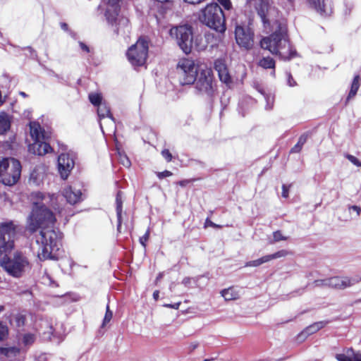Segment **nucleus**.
<instances>
[{"label": "nucleus", "instance_id": "29", "mask_svg": "<svg viewBox=\"0 0 361 361\" xmlns=\"http://www.w3.org/2000/svg\"><path fill=\"white\" fill-rule=\"evenodd\" d=\"M21 350L18 346H8L0 348V352L8 357L16 356Z\"/></svg>", "mask_w": 361, "mask_h": 361}, {"label": "nucleus", "instance_id": "64", "mask_svg": "<svg viewBox=\"0 0 361 361\" xmlns=\"http://www.w3.org/2000/svg\"><path fill=\"white\" fill-rule=\"evenodd\" d=\"M162 276H163V275H162V274H161V273H160V274L158 275V276L157 277V281L160 280V279L162 278Z\"/></svg>", "mask_w": 361, "mask_h": 361}, {"label": "nucleus", "instance_id": "20", "mask_svg": "<svg viewBox=\"0 0 361 361\" xmlns=\"http://www.w3.org/2000/svg\"><path fill=\"white\" fill-rule=\"evenodd\" d=\"M63 197L71 204H75L82 200V192L75 187L68 186L63 192Z\"/></svg>", "mask_w": 361, "mask_h": 361}, {"label": "nucleus", "instance_id": "51", "mask_svg": "<svg viewBox=\"0 0 361 361\" xmlns=\"http://www.w3.org/2000/svg\"><path fill=\"white\" fill-rule=\"evenodd\" d=\"M205 226H211L213 228H221V227L220 225H217V224H214V222H212V221H210L208 219L206 220Z\"/></svg>", "mask_w": 361, "mask_h": 361}, {"label": "nucleus", "instance_id": "2", "mask_svg": "<svg viewBox=\"0 0 361 361\" xmlns=\"http://www.w3.org/2000/svg\"><path fill=\"white\" fill-rule=\"evenodd\" d=\"M272 31L271 35L261 40V47L269 50L272 54L279 56L283 61L294 58L297 53L290 44L286 25L279 24L274 27Z\"/></svg>", "mask_w": 361, "mask_h": 361}, {"label": "nucleus", "instance_id": "17", "mask_svg": "<svg viewBox=\"0 0 361 361\" xmlns=\"http://www.w3.org/2000/svg\"><path fill=\"white\" fill-rule=\"evenodd\" d=\"M118 5L116 6H109L105 11V17L109 25L112 26L115 25L116 28L114 29V32L116 34H118V28L116 27L117 24L118 25H127L128 23V20L127 18H121L118 21Z\"/></svg>", "mask_w": 361, "mask_h": 361}, {"label": "nucleus", "instance_id": "47", "mask_svg": "<svg viewBox=\"0 0 361 361\" xmlns=\"http://www.w3.org/2000/svg\"><path fill=\"white\" fill-rule=\"evenodd\" d=\"M221 5L226 9L229 10L231 8V3L230 0H217Z\"/></svg>", "mask_w": 361, "mask_h": 361}, {"label": "nucleus", "instance_id": "13", "mask_svg": "<svg viewBox=\"0 0 361 361\" xmlns=\"http://www.w3.org/2000/svg\"><path fill=\"white\" fill-rule=\"evenodd\" d=\"M361 281V276L355 275L350 277L348 276H335L329 278L327 282L328 287L336 289H344L353 286Z\"/></svg>", "mask_w": 361, "mask_h": 361}, {"label": "nucleus", "instance_id": "49", "mask_svg": "<svg viewBox=\"0 0 361 361\" xmlns=\"http://www.w3.org/2000/svg\"><path fill=\"white\" fill-rule=\"evenodd\" d=\"M302 146L300 145L298 142H297L296 145H294L293 147L290 149L291 153H298L302 149Z\"/></svg>", "mask_w": 361, "mask_h": 361}, {"label": "nucleus", "instance_id": "36", "mask_svg": "<svg viewBox=\"0 0 361 361\" xmlns=\"http://www.w3.org/2000/svg\"><path fill=\"white\" fill-rule=\"evenodd\" d=\"M261 93L264 96L267 102L266 109L268 110L271 109L274 102V96L271 94H265L263 92H261Z\"/></svg>", "mask_w": 361, "mask_h": 361}, {"label": "nucleus", "instance_id": "31", "mask_svg": "<svg viewBox=\"0 0 361 361\" xmlns=\"http://www.w3.org/2000/svg\"><path fill=\"white\" fill-rule=\"evenodd\" d=\"M116 215L121 216L123 210V201H122V192L118 191L116 197Z\"/></svg>", "mask_w": 361, "mask_h": 361}, {"label": "nucleus", "instance_id": "56", "mask_svg": "<svg viewBox=\"0 0 361 361\" xmlns=\"http://www.w3.org/2000/svg\"><path fill=\"white\" fill-rule=\"evenodd\" d=\"M79 45L82 51H84L87 53H88L90 51L89 47L83 42H80Z\"/></svg>", "mask_w": 361, "mask_h": 361}, {"label": "nucleus", "instance_id": "44", "mask_svg": "<svg viewBox=\"0 0 361 361\" xmlns=\"http://www.w3.org/2000/svg\"><path fill=\"white\" fill-rule=\"evenodd\" d=\"M149 237V230L148 229L145 235L140 238V243L143 246H146V242L148 240Z\"/></svg>", "mask_w": 361, "mask_h": 361}, {"label": "nucleus", "instance_id": "34", "mask_svg": "<svg viewBox=\"0 0 361 361\" xmlns=\"http://www.w3.org/2000/svg\"><path fill=\"white\" fill-rule=\"evenodd\" d=\"M10 128V123L5 116H0V133L3 134Z\"/></svg>", "mask_w": 361, "mask_h": 361}, {"label": "nucleus", "instance_id": "18", "mask_svg": "<svg viewBox=\"0 0 361 361\" xmlns=\"http://www.w3.org/2000/svg\"><path fill=\"white\" fill-rule=\"evenodd\" d=\"M309 4L322 16H329L333 12V0H309Z\"/></svg>", "mask_w": 361, "mask_h": 361}, {"label": "nucleus", "instance_id": "30", "mask_svg": "<svg viewBox=\"0 0 361 361\" xmlns=\"http://www.w3.org/2000/svg\"><path fill=\"white\" fill-rule=\"evenodd\" d=\"M26 321V318L24 315L21 314H18L14 317V326L17 329L18 331H20L23 330V327L25 326Z\"/></svg>", "mask_w": 361, "mask_h": 361}, {"label": "nucleus", "instance_id": "63", "mask_svg": "<svg viewBox=\"0 0 361 361\" xmlns=\"http://www.w3.org/2000/svg\"><path fill=\"white\" fill-rule=\"evenodd\" d=\"M30 341L31 340H28V339H26V340H23V343L25 345H27L28 343H30Z\"/></svg>", "mask_w": 361, "mask_h": 361}, {"label": "nucleus", "instance_id": "62", "mask_svg": "<svg viewBox=\"0 0 361 361\" xmlns=\"http://www.w3.org/2000/svg\"><path fill=\"white\" fill-rule=\"evenodd\" d=\"M19 94L21 95L23 97H27V94L25 92H20Z\"/></svg>", "mask_w": 361, "mask_h": 361}, {"label": "nucleus", "instance_id": "53", "mask_svg": "<svg viewBox=\"0 0 361 361\" xmlns=\"http://www.w3.org/2000/svg\"><path fill=\"white\" fill-rule=\"evenodd\" d=\"M105 3H106L109 6H116L118 5L121 0H103Z\"/></svg>", "mask_w": 361, "mask_h": 361}, {"label": "nucleus", "instance_id": "7", "mask_svg": "<svg viewBox=\"0 0 361 361\" xmlns=\"http://www.w3.org/2000/svg\"><path fill=\"white\" fill-rule=\"evenodd\" d=\"M255 8L262 22L264 28L268 32L273 30L274 26L282 24L277 19L278 9L270 0H257Z\"/></svg>", "mask_w": 361, "mask_h": 361}, {"label": "nucleus", "instance_id": "25", "mask_svg": "<svg viewBox=\"0 0 361 361\" xmlns=\"http://www.w3.org/2000/svg\"><path fill=\"white\" fill-rule=\"evenodd\" d=\"M339 361H361V353L348 349L345 354H338L336 356Z\"/></svg>", "mask_w": 361, "mask_h": 361}, {"label": "nucleus", "instance_id": "48", "mask_svg": "<svg viewBox=\"0 0 361 361\" xmlns=\"http://www.w3.org/2000/svg\"><path fill=\"white\" fill-rule=\"evenodd\" d=\"M290 187V185L289 186H287L286 185H282V197L284 198H287L288 197V191L289 188Z\"/></svg>", "mask_w": 361, "mask_h": 361}, {"label": "nucleus", "instance_id": "6", "mask_svg": "<svg viewBox=\"0 0 361 361\" xmlns=\"http://www.w3.org/2000/svg\"><path fill=\"white\" fill-rule=\"evenodd\" d=\"M194 85L196 94L211 99L216 91V84L213 71L209 68H201L196 78Z\"/></svg>", "mask_w": 361, "mask_h": 361}, {"label": "nucleus", "instance_id": "1", "mask_svg": "<svg viewBox=\"0 0 361 361\" xmlns=\"http://www.w3.org/2000/svg\"><path fill=\"white\" fill-rule=\"evenodd\" d=\"M32 196L42 202H34L32 211L27 219L26 229L30 233H35L38 229H45L53 227L56 217L53 212L47 208L45 204H50L54 209H59V195L56 194H44L41 192L32 193Z\"/></svg>", "mask_w": 361, "mask_h": 361}, {"label": "nucleus", "instance_id": "40", "mask_svg": "<svg viewBox=\"0 0 361 361\" xmlns=\"http://www.w3.org/2000/svg\"><path fill=\"white\" fill-rule=\"evenodd\" d=\"M8 335V327L0 322V338H6Z\"/></svg>", "mask_w": 361, "mask_h": 361}, {"label": "nucleus", "instance_id": "15", "mask_svg": "<svg viewBox=\"0 0 361 361\" xmlns=\"http://www.w3.org/2000/svg\"><path fill=\"white\" fill-rule=\"evenodd\" d=\"M173 4L172 0H151L149 12L159 21L161 17H163L165 13L172 9Z\"/></svg>", "mask_w": 361, "mask_h": 361}, {"label": "nucleus", "instance_id": "57", "mask_svg": "<svg viewBox=\"0 0 361 361\" xmlns=\"http://www.w3.org/2000/svg\"><path fill=\"white\" fill-rule=\"evenodd\" d=\"M118 225H117V231L118 232H121V224H122V215L117 216Z\"/></svg>", "mask_w": 361, "mask_h": 361}, {"label": "nucleus", "instance_id": "23", "mask_svg": "<svg viewBox=\"0 0 361 361\" xmlns=\"http://www.w3.org/2000/svg\"><path fill=\"white\" fill-rule=\"evenodd\" d=\"M30 133L34 141L46 139L44 131L37 122L33 121L30 123Z\"/></svg>", "mask_w": 361, "mask_h": 361}, {"label": "nucleus", "instance_id": "38", "mask_svg": "<svg viewBox=\"0 0 361 361\" xmlns=\"http://www.w3.org/2000/svg\"><path fill=\"white\" fill-rule=\"evenodd\" d=\"M288 238L283 235L280 231H276L273 233V240L270 242V243H274L276 242H279L281 240H286Z\"/></svg>", "mask_w": 361, "mask_h": 361}, {"label": "nucleus", "instance_id": "12", "mask_svg": "<svg viewBox=\"0 0 361 361\" xmlns=\"http://www.w3.org/2000/svg\"><path fill=\"white\" fill-rule=\"evenodd\" d=\"M16 235V226L13 221L0 224V253L9 252L14 247Z\"/></svg>", "mask_w": 361, "mask_h": 361}, {"label": "nucleus", "instance_id": "19", "mask_svg": "<svg viewBox=\"0 0 361 361\" xmlns=\"http://www.w3.org/2000/svg\"><path fill=\"white\" fill-rule=\"evenodd\" d=\"M97 114L100 120L99 126L102 131L104 133L103 130V123L102 122V119H104L106 118H109V121L107 122V125L111 128H115V121L114 118L111 114L110 107L106 103L103 102L100 105L97 106Z\"/></svg>", "mask_w": 361, "mask_h": 361}, {"label": "nucleus", "instance_id": "43", "mask_svg": "<svg viewBox=\"0 0 361 361\" xmlns=\"http://www.w3.org/2000/svg\"><path fill=\"white\" fill-rule=\"evenodd\" d=\"M286 75L287 78V84L288 85V86L294 87L297 85L296 82L293 79V78L290 72H286Z\"/></svg>", "mask_w": 361, "mask_h": 361}, {"label": "nucleus", "instance_id": "45", "mask_svg": "<svg viewBox=\"0 0 361 361\" xmlns=\"http://www.w3.org/2000/svg\"><path fill=\"white\" fill-rule=\"evenodd\" d=\"M161 155L168 162L171 161L172 159V155L169 149H165L162 150Z\"/></svg>", "mask_w": 361, "mask_h": 361}, {"label": "nucleus", "instance_id": "9", "mask_svg": "<svg viewBox=\"0 0 361 361\" xmlns=\"http://www.w3.org/2000/svg\"><path fill=\"white\" fill-rule=\"evenodd\" d=\"M170 36L175 39L178 47L186 54L192 51L193 34L192 27L188 25L174 26L169 30Z\"/></svg>", "mask_w": 361, "mask_h": 361}, {"label": "nucleus", "instance_id": "21", "mask_svg": "<svg viewBox=\"0 0 361 361\" xmlns=\"http://www.w3.org/2000/svg\"><path fill=\"white\" fill-rule=\"evenodd\" d=\"M44 140H35L34 143L29 146V151L39 156H43L51 152V146Z\"/></svg>", "mask_w": 361, "mask_h": 361}, {"label": "nucleus", "instance_id": "3", "mask_svg": "<svg viewBox=\"0 0 361 361\" xmlns=\"http://www.w3.org/2000/svg\"><path fill=\"white\" fill-rule=\"evenodd\" d=\"M61 240L62 233L54 226L41 230L36 240L39 245V258L41 260L56 258V252L62 245Z\"/></svg>", "mask_w": 361, "mask_h": 361}, {"label": "nucleus", "instance_id": "52", "mask_svg": "<svg viewBox=\"0 0 361 361\" xmlns=\"http://www.w3.org/2000/svg\"><path fill=\"white\" fill-rule=\"evenodd\" d=\"M35 361H48V357L46 354L42 353L36 357Z\"/></svg>", "mask_w": 361, "mask_h": 361}, {"label": "nucleus", "instance_id": "10", "mask_svg": "<svg viewBox=\"0 0 361 361\" xmlns=\"http://www.w3.org/2000/svg\"><path fill=\"white\" fill-rule=\"evenodd\" d=\"M176 71L181 85H192L199 74L195 62L188 59H182L178 61Z\"/></svg>", "mask_w": 361, "mask_h": 361}, {"label": "nucleus", "instance_id": "27", "mask_svg": "<svg viewBox=\"0 0 361 361\" xmlns=\"http://www.w3.org/2000/svg\"><path fill=\"white\" fill-rule=\"evenodd\" d=\"M221 294L226 300H236L240 296L238 290L235 287H230L228 288L224 289L221 290Z\"/></svg>", "mask_w": 361, "mask_h": 361}, {"label": "nucleus", "instance_id": "14", "mask_svg": "<svg viewBox=\"0 0 361 361\" xmlns=\"http://www.w3.org/2000/svg\"><path fill=\"white\" fill-rule=\"evenodd\" d=\"M235 35L236 42L240 47L245 49H250L252 47L253 32L249 28L236 26Z\"/></svg>", "mask_w": 361, "mask_h": 361}, {"label": "nucleus", "instance_id": "37", "mask_svg": "<svg viewBox=\"0 0 361 361\" xmlns=\"http://www.w3.org/2000/svg\"><path fill=\"white\" fill-rule=\"evenodd\" d=\"M118 159L120 163L125 167L128 168L130 166V161L125 154L118 152Z\"/></svg>", "mask_w": 361, "mask_h": 361}, {"label": "nucleus", "instance_id": "46", "mask_svg": "<svg viewBox=\"0 0 361 361\" xmlns=\"http://www.w3.org/2000/svg\"><path fill=\"white\" fill-rule=\"evenodd\" d=\"M157 175L159 178L162 179L164 178L169 177V176H172V173L169 171L165 170L161 172H158L157 173Z\"/></svg>", "mask_w": 361, "mask_h": 361}, {"label": "nucleus", "instance_id": "39", "mask_svg": "<svg viewBox=\"0 0 361 361\" xmlns=\"http://www.w3.org/2000/svg\"><path fill=\"white\" fill-rule=\"evenodd\" d=\"M112 317L113 312L109 310V306L107 305L102 326H106L111 320Z\"/></svg>", "mask_w": 361, "mask_h": 361}, {"label": "nucleus", "instance_id": "8", "mask_svg": "<svg viewBox=\"0 0 361 361\" xmlns=\"http://www.w3.org/2000/svg\"><path fill=\"white\" fill-rule=\"evenodd\" d=\"M21 164L16 159H0V181L6 185L16 184L20 177Z\"/></svg>", "mask_w": 361, "mask_h": 361}, {"label": "nucleus", "instance_id": "24", "mask_svg": "<svg viewBox=\"0 0 361 361\" xmlns=\"http://www.w3.org/2000/svg\"><path fill=\"white\" fill-rule=\"evenodd\" d=\"M326 324L324 322H316L309 326H307L305 329H304L300 334L299 337L300 338H305L312 334L316 333L319 329H322Z\"/></svg>", "mask_w": 361, "mask_h": 361}, {"label": "nucleus", "instance_id": "61", "mask_svg": "<svg viewBox=\"0 0 361 361\" xmlns=\"http://www.w3.org/2000/svg\"><path fill=\"white\" fill-rule=\"evenodd\" d=\"M159 290H155L154 293H153V298L155 300H157L159 299Z\"/></svg>", "mask_w": 361, "mask_h": 361}, {"label": "nucleus", "instance_id": "41", "mask_svg": "<svg viewBox=\"0 0 361 361\" xmlns=\"http://www.w3.org/2000/svg\"><path fill=\"white\" fill-rule=\"evenodd\" d=\"M345 157L347 158L353 164L356 166L361 167V161L353 155L346 154H345Z\"/></svg>", "mask_w": 361, "mask_h": 361}, {"label": "nucleus", "instance_id": "42", "mask_svg": "<svg viewBox=\"0 0 361 361\" xmlns=\"http://www.w3.org/2000/svg\"><path fill=\"white\" fill-rule=\"evenodd\" d=\"M328 279L315 280L313 283L315 287H328Z\"/></svg>", "mask_w": 361, "mask_h": 361}, {"label": "nucleus", "instance_id": "33", "mask_svg": "<svg viewBox=\"0 0 361 361\" xmlns=\"http://www.w3.org/2000/svg\"><path fill=\"white\" fill-rule=\"evenodd\" d=\"M89 99L94 106H99L102 104V97L101 94L97 93H91L89 94Z\"/></svg>", "mask_w": 361, "mask_h": 361}, {"label": "nucleus", "instance_id": "55", "mask_svg": "<svg viewBox=\"0 0 361 361\" xmlns=\"http://www.w3.org/2000/svg\"><path fill=\"white\" fill-rule=\"evenodd\" d=\"M185 2L190 4H199L205 0H183Z\"/></svg>", "mask_w": 361, "mask_h": 361}, {"label": "nucleus", "instance_id": "16", "mask_svg": "<svg viewBox=\"0 0 361 361\" xmlns=\"http://www.w3.org/2000/svg\"><path fill=\"white\" fill-rule=\"evenodd\" d=\"M75 162L69 154H61L58 157V169L62 179H66L74 167Z\"/></svg>", "mask_w": 361, "mask_h": 361}, {"label": "nucleus", "instance_id": "22", "mask_svg": "<svg viewBox=\"0 0 361 361\" xmlns=\"http://www.w3.org/2000/svg\"><path fill=\"white\" fill-rule=\"evenodd\" d=\"M214 68L218 73L220 80L224 83H228L231 81V78L228 73L227 66L225 61L222 59H218L215 60Z\"/></svg>", "mask_w": 361, "mask_h": 361}, {"label": "nucleus", "instance_id": "59", "mask_svg": "<svg viewBox=\"0 0 361 361\" xmlns=\"http://www.w3.org/2000/svg\"><path fill=\"white\" fill-rule=\"evenodd\" d=\"M182 283L185 285V286H188V284H190V278H188V277H185L183 279Z\"/></svg>", "mask_w": 361, "mask_h": 361}, {"label": "nucleus", "instance_id": "26", "mask_svg": "<svg viewBox=\"0 0 361 361\" xmlns=\"http://www.w3.org/2000/svg\"><path fill=\"white\" fill-rule=\"evenodd\" d=\"M360 86V77L359 75H356L352 82L350 90L346 97L345 105H347L349 101L353 99L357 94V90Z\"/></svg>", "mask_w": 361, "mask_h": 361}, {"label": "nucleus", "instance_id": "35", "mask_svg": "<svg viewBox=\"0 0 361 361\" xmlns=\"http://www.w3.org/2000/svg\"><path fill=\"white\" fill-rule=\"evenodd\" d=\"M289 254H290V252H289L286 250H279L274 254L268 255L267 257H268V259L269 262L274 259L286 257Z\"/></svg>", "mask_w": 361, "mask_h": 361}, {"label": "nucleus", "instance_id": "32", "mask_svg": "<svg viewBox=\"0 0 361 361\" xmlns=\"http://www.w3.org/2000/svg\"><path fill=\"white\" fill-rule=\"evenodd\" d=\"M269 259L267 255L263 256L261 258H259L255 260L249 261L245 264V267H258L261 264L268 262Z\"/></svg>", "mask_w": 361, "mask_h": 361}, {"label": "nucleus", "instance_id": "54", "mask_svg": "<svg viewBox=\"0 0 361 361\" xmlns=\"http://www.w3.org/2000/svg\"><path fill=\"white\" fill-rule=\"evenodd\" d=\"M180 305V302H177V303H174V304H166L164 306L166 307H170V308L177 310L179 308Z\"/></svg>", "mask_w": 361, "mask_h": 361}, {"label": "nucleus", "instance_id": "50", "mask_svg": "<svg viewBox=\"0 0 361 361\" xmlns=\"http://www.w3.org/2000/svg\"><path fill=\"white\" fill-rule=\"evenodd\" d=\"M307 134H302L298 139V142L302 146L304 145V144L306 142L307 140Z\"/></svg>", "mask_w": 361, "mask_h": 361}, {"label": "nucleus", "instance_id": "28", "mask_svg": "<svg viewBox=\"0 0 361 361\" xmlns=\"http://www.w3.org/2000/svg\"><path fill=\"white\" fill-rule=\"evenodd\" d=\"M258 65L264 69H273V71L271 72V75L275 76L274 69L276 63L274 59H272L270 56L263 57L259 61Z\"/></svg>", "mask_w": 361, "mask_h": 361}, {"label": "nucleus", "instance_id": "11", "mask_svg": "<svg viewBox=\"0 0 361 361\" xmlns=\"http://www.w3.org/2000/svg\"><path fill=\"white\" fill-rule=\"evenodd\" d=\"M148 54V43L144 39H139L127 51V57L133 66L145 64Z\"/></svg>", "mask_w": 361, "mask_h": 361}, {"label": "nucleus", "instance_id": "4", "mask_svg": "<svg viewBox=\"0 0 361 361\" xmlns=\"http://www.w3.org/2000/svg\"><path fill=\"white\" fill-rule=\"evenodd\" d=\"M199 20L202 23L219 32H224L226 30L224 14L216 3L207 4L201 10Z\"/></svg>", "mask_w": 361, "mask_h": 361}, {"label": "nucleus", "instance_id": "60", "mask_svg": "<svg viewBox=\"0 0 361 361\" xmlns=\"http://www.w3.org/2000/svg\"><path fill=\"white\" fill-rule=\"evenodd\" d=\"M61 27L64 31H68V25L66 23H61Z\"/></svg>", "mask_w": 361, "mask_h": 361}, {"label": "nucleus", "instance_id": "5", "mask_svg": "<svg viewBox=\"0 0 361 361\" xmlns=\"http://www.w3.org/2000/svg\"><path fill=\"white\" fill-rule=\"evenodd\" d=\"M3 269L11 276L20 277L30 269V264L27 256L20 251H16L12 255H6L0 262Z\"/></svg>", "mask_w": 361, "mask_h": 361}, {"label": "nucleus", "instance_id": "58", "mask_svg": "<svg viewBox=\"0 0 361 361\" xmlns=\"http://www.w3.org/2000/svg\"><path fill=\"white\" fill-rule=\"evenodd\" d=\"M350 209H353V211H355L357 214V215H360L361 209L360 207L353 205L350 207Z\"/></svg>", "mask_w": 361, "mask_h": 361}]
</instances>
